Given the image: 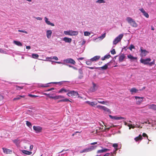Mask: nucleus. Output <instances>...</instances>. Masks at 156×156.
Returning <instances> with one entry per match:
<instances>
[{
    "instance_id": "1",
    "label": "nucleus",
    "mask_w": 156,
    "mask_h": 156,
    "mask_svg": "<svg viewBox=\"0 0 156 156\" xmlns=\"http://www.w3.org/2000/svg\"><path fill=\"white\" fill-rule=\"evenodd\" d=\"M101 147L102 148V149L97 151V154H98L96 156H108L111 154L110 153H107L105 154H103V153L109 151L110 150L102 147Z\"/></svg>"
},
{
    "instance_id": "2",
    "label": "nucleus",
    "mask_w": 156,
    "mask_h": 156,
    "mask_svg": "<svg viewBox=\"0 0 156 156\" xmlns=\"http://www.w3.org/2000/svg\"><path fill=\"white\" fill-rule=\"evenodd\" d=\"M126 20L128 23L132 26L136 27H137V24L134 20L129 17H127L126 18Z\"/></svg>"
},
{
    "instance_id": "3",
    "label": "nucleus",
    "mask_w": 156,
    "mask_h": 156,
    "mask_svg": "<svg viewBox=\"0 0 156 156\" xmlns=\"http://www.w3.org/2000/svg\"><path fill=\"white\" fill-rule=\"evenodd\" d=\"M97 146H90L88 147L85 148L83 150L80 151V153H83L90 152L95 149L97 147Z\"/></svg>"
},
{
    "instance_id": "4",
    "label": "nucleus",
    "mask_w": 156,
    "mask_h": 156,
    "mask_svg": "<svg viewBox=\"0 0 156 156\" xmlns=\"http://www.w3.org/2000/svg\"><path fill=\"white\" fill-rule=\"evenodd\" d=\"M67 95L70 97L75 98L77 96L79 97V94L77 92L73 90L69 91L67 94Z\"/></svg>"
},
{
    "instance_id": "5",
    "label": "nucleus",
    "mask_w": 156,
    "mask_h": 156,
    "mask_svg": "<svg viewBox=\"0 0 156 156\" xmlns=\"http://www.w3.org/2000/svg\"><path fill=\"white\" fill-rule=\"evenodd\" d=\"M123 36V34H121L116 37L113 40V43L114 44L116 45L120 41Z\"/></svg>"
},
{
    "instance_id": "6",
    "label": "nucleus",
    "mask_w": 156,
    "mask_h": 156,
    "mask_svg": "<svg viewBox=\"0 0 156 156\" xmlns=\"http://www.w3.org/2000/svg\"><path fill=\"white\" fill-rule=\"evenodd\" d=\"M151 60L150 58H147L145 59L141 58L140 59V62L141 63L143 64L144 65H148L149 62Z\"/></svg>"
},
{
    "instance_id": "7",
    "label": "nucleus",
    "mask_w": 156,
    "mask_h": 156,
    "mask_svg": "<svg viewBox=\"0 0 156 156\" xmlns=\"http://www.w3.org/2000/svg\"><path fill=\"white\" fill-rule=\"evenodd\" d=\"M112 146L114 147L115 150H114L112 152H111L110 154L111 155V156H115L116 154L117 151L118 150L117 148L118 145V144L116 143L114 144Z\"/></svg>"
},
{
    "instance_id": "8",
    "label": "nucleus",
    "mask_w": 156,
    "mask_h": 156,
    "mask_svg": "<svg viewBox=\"0 0 156 156\" xmlns=\"http://www.w3.org/2000/svg\"><path fill=\"white\" fill-rule=\"evenodd\" d=\"M33 128L35 132L36 133H39L41 132L42 128L39 126H34Z\"/></svg>"
},
{
    "instance_id": "9",
    "label": "nucleus",
    "mask_w": 156,
    "mask_h": 156,
    "mask_svg": "<svg viewBox=\"0 0 156 156\" xmlns=\"http://www.w3.org/2000/svg\"><path fill=\"white\" fill-rule=\"evenodd\" d=\"M140 51H141L140 55L141 57L145 56L149 53V52L148 51H146L145 49H143V48L142 47H140Z\"/></svg>"
},
{
    "instance_id": "10",
    "label": "nucleus",
    "mask_w": 156,
    "mask_h": 156,
    "mask_svg": "<svg viewBox=\"0 0 156 156\" xmlns=\"http://www.w3.org/2000/svg\"><path fill=\"white\" fill-rule=\"evenodd\" d=\"M92 87L90 88L89 90L90 92H93L96 91L98 89V86L93 82H92Z\"/></svg>"
},
{
    "instance_id": "11",
    "label": "nucleus",
    "mask_w": 156,
    "mask_h": 156,
    "mask_svg": "<svg viewBox=\"0 0 156 156\" xmlns=\"http://www.w3.org/2000/svg\"><path fill=\"white\" fill-rule=\"evenodd\" d=\"M63 62L67 63H71L74 65L76 63L75 61L71 58H68L63 60Z\"/></svg>"
},
{
    "instance_id": "12",
    "label": "nucleus",
    "mask_w": 156,
    "mask_h": 156,
    "mask_svg": "<svg viewBox=\"0 0 156 156\" xmlns=\"http://www.w3.org/2000/svg\"><path fill=\"white\" fill-rule=\"evenodd\" d=\"M135 98L136 100V103L137 105L140 104L144 98L143 97H140L138 96H135Z\"/></svg>"
},
{
    "instance_id": "13",
    "label": "nucleus",
    "mask_w": 156,
    "mask_h": 156,
    "mask_svg": "<svg viewBox=\"0 0 156 156\" xmlns=\"http://www.w3.org/2000/svg\"><path fill=\"white\" fill-rule=\"evenodd\" d=\"M109 116L110 117V118L114 119L115 120H120V119H125L126 118H123V117H122L121 116H113L111 115H109Z\"/></svg>"
},
{
    "instance_id": "14",
    "label": "nucleus",
    "mask_w": 156,
    "mask_h": 156,
    "mask_svg": "<svg viewBox=\"0 0 156 156\" xmlns=\"http://www.w3.org/2000/svg\"><path fill=\"white\" fill-rule=\"evenodd\" d=\"M44 20L45 23L48 25H50L51 26H54L55 25L54 23H51L50 22L49 20L48 19V18L47 17H45L44 18Z\"/></svg>"
},
{
    "instance_id": "15",
    "label": "nucleus",
    "mask_w": 156,
    "mask_h": 156,
    "mask_svg": "<svg viewBox=\"0 0 156 156\" xmlns=\"http://www.w3.org/2000/svg\"><path fill=\"white\" fill-rule=\"evenodd\" d=\"M149 109L156 110V105L154 104L148 105H147Z\"/></svg>"
},
{
    "instance_id": "16",
    "label": "nucleus",
    "mask_w": 156,
    "mask_h": 156,
    "mask_svg": "<svg viewBox=\"0 0 156 156\" xmlns=\"http://www.w3.org/2000/svg\"><path fill=\"white\" fill-rule=\"evenodd\" d=\"M46 36L48 39H50L52 34V31L51 30H48L46 32Z\"/></svg>"
},
{
    "instance_id": "17",
    "label": "nucleus",
    "mask_w": 156,
    "mask_h": 156,
    "mask_svg": "<svg viewBox=\"0 0 156 156\" xmlns=\"http://www.w3.org/2000/svg\"><path fill=\"white\" fill-rule=\"evenodd\" d=\"M140 10L143 13V15L147 18H148L149 17V15L145 11L143 8H141L140 9Z\"/></svg>"
},
{
    "instance_id": "18",
    "label": "nucleus",
    "mask_w": 156,
    "mask_h": 156,
    "mask_svg": "<svg viewBox=\"0 0 156 156\" xmlns=\"http://www.w3.org/2000/svg\"><path fill=\"white\" fill-rule=\"evenodd\" d=\"M50 98H51L55 100L58 99L62 98H64V97L62 95H57L55 96L52 97V96H50Z\"/></svg>"
},
{
    "instance_id": "19",
    "label": "nucleus",
    "mask_w": 156,
    "mask_h": 156,
    "mask_svg": "<svg viewBox=\"0 0 156 156\" xmlns=\"http://www.w3.org/2000/svg\"><path fill=\"white\" fill-rule=\"evenodd\" d=\"M66 43H70L72 41V39L67 37H64L62 40Z\"/></svg>"
},
{
    "instance_id": "20",
    "label": "nucleus",
    "mask_w": 156,
    "mask_h": 156,
    "mask_svg": "<svg viewBox=\"0 0 156 156\" xmlns=\"http://www.w3.org/2000/svg\"><path fill=\"white\" fill-rule=\"evenodd\" d=\"M100 58V56L97 55L91 58L90 59V60L92 62H96L98 61Z\"/></svg>"
},
{
    "instance_id": "21",
    "label": "nucleus",
    "mask_w": 156,
    "mask_h": 156,
    "mask_svg": "<svg viewBox=\"0 0 156 156\" xmlns=\"http://www.w3.org/2000/svg\"><path fill=\"white\" fill-rule=\"evenodd\" d=\"M69 90L66 89L64 88H62L60 89L58 91L59 93H68Z\"/></svg>"
},
{
    "instance_id": "22",
    "label": "nucleus",
    "mask_w": 156,
    "mask_h": 156,
    "mask_svg": "<svg viewBox=\"0 0 156 156\" xmlns=\"http://www.w3.org/2000/svg\"><path fill=\"white\" fill-rule=\"evenodd\" d=\"M85 103L92 106H94V105L97 104V103H95L94 101L90 102L89 101H86Z\"/></svg>"
},
{
    "instance_id": "23",
    "label": "nucleus",
    "mask_w": 156,
    "mask_h": 156,
    "mask_svg": "<svg viewBox=\"0 0 156 156\" xmlns=\"http://www.w3.org/2000/svg\"><path fill=\"white\" fill-rule=\"evenodd\" d=\"M70 36H75L77 35L78 34V32L77 31H73L70 30Z\"/></svg>"
},
{
    "instance_id": "24",
    "label": "nucleus",
    "mask_w": 156,
    "mask_h": 156,
    "mask_svg": "<svg viewBox=\"0 0 156 156\" xmlns=\"http://www.w3.org/2000/svg\"><path fill=\"white\" fill-rule=\"evenodd\" d=\"M3 152L6 154H10L12 152V151L10 149L4 148H2Z\"/></svg>"
},
{
    "instance_id": "25",
    "label": "nucleus",
    "mask_w": 156,
    "mask_h": 156,
    "mask_svg": "<svg viewBox=\"0 0 156 156\" xmlns=\"http://www.w3.org/2000/svg\"><path fill=\"white\" fill-rule=\"evenodd\" d=\"M142 137L141 136L139 135L138 136L134 138V140L136 142H140L142 139Z\"/></svg>"
},
{
    "instance_id": "26",
    "label": "nucleus",
    "mask_w": 156,
    "mask_h": 156,
    "mask_svg": "<svg viewBox=\"0 0 156 156\" xmlns=\"http://www.w3.org/2000/svg\"><path fill=\"white\" fill-rule=\"evenodd\" d=\"M96 107L97 108H98L100 109H103L104 110L108 111L109 110V109L106 107L104 106H102L99 105H97Z\"/></svg>"
},
{
    "instance_id": "27",
    "label": "nucleus",
    "mask_w": 156,
    "mask_h": 156,
    "mask_svg": "<svg viewBox=\"0 0 156 156\" xmlns=\"http://www.w3.org/2000/svg\"><path fill=\"white\" fill-rule=\"evenodd\" d=\"M138 90L136 89L135 88H132L130 90V92L131 93V94H133L134 93H136L138 91Z\"/></svg>"
},
{
    "instance_id": "28",
    "label": "nucleus",
    "mask_w": 156,
    "mask_h": 156,
    "mask_svg": "<svg viewBox=\"0 0 156 156\" xmlns=\"http://www.w3.org/2000/svg\"><path fill=\"white\" fill-rule=\"evenodd\" d=\"M13 43L19 46H22V44L20 41H14Z\"/></svg>"
},
{
    "instance_id": "29",
    "label": "nucleus",
    "mask_w": 156,
    "mask_h": 156,
    "mask_svg": "<svg viewBox=\"0 0 156 156\" xmlns=\"http://www.w3.org/2000/svg\"><path fill=\"white\" fill-rule=\"evenodd\" d=\"M22 152L23 154L27 155H30L32 154V152L25 150H22Z\"/></svg>"
},
{
    "instance_id": "30",
    "label": "nucleus",
    "mask_w": 156,
    "mask_h": 156,
    "mask_svg": "<svg viewBox=\"0 0 156 156\" xmlns=\"http://www.w3.org/2000/svg\"><path fill=\"white\" fill-rule=\"evenodd\" d=\"M128 58L130 59V60H135L137 59V57H134L131 55L130 54L127 55Z\"/></svg>"
},
{
    "instance_id": "31",
    "label": "nucleus",
    "mask_w": 156,
    "mask_h": 156,
    "mask_svg": "<svg viewBox=\"0 0 156 156\" xmlns=\"http://www.w3.org/2000/svg\"><path fill=\"white\" fill-rule=\"evenodd\" d=\"M24 97H25V96L24 95H19V96H17L16 97V98H14L13 99V101H16V100H19L21 98H24Z\"/></svg>"
},
{
    "instance_id": "32",
    "label": "nucleus",
    "mask_w": 156,
    "mask_h": 156,
    "mask_svg": "<svg viewBox=\"0 0 156 156\" xmlns=\"http://www.w3.org/2000/svg\"><path fill=\"white\" fill-rule=\"evenodd\" d=\"M141 123L143 124H144V123H146V124H148L150 125H152V121L151 120H148L144 122H142Z\"/></svg>"
},
{
    "instance_id": "33",
    "label": "nucleus",
    "mask_w": 156,
    "mask_h": 156,
    "mask_svg": "<svg viewBox=\"0 0 156 156\" xmlns=\"http://www.w3.org/2000/svg\"><path fill=\"white\" fill-rule=\"evenodd\" d=\"M125 58V56L124 55H120L119 57V60L120 62H122L123 61Z\"/></svg>"
},
{
    "instance_id": "34",
    "label": "nucleus",
    "mask_w": 156,
    "mask_h": 156,
    "mask_svg": "<svg viewBox=\"0 0 156 156\" xmlns=\"http://www.w3.org/2000/svg\"><path fill=\"white\" fill-rule=\"evenodd\" d=\"M70 101L69 100V99L66 98H64V99L61 100H60L58 101V102L59 103V102H67V101Z\"/></svg>"
},
{
    "instance_id": "35",
    "label": "nucleus",
    "mask_w": 156,
    "mask_h": 156,
    "mask_svg": "<svg viewBox=\"0 0 156 156\" xmlns=\"http://www.w3.org/2000/svg\"><path fill=\"white\" fill-rule=\"evenodd\" d=\"M58 82H51L50 83H47V84H46L45 85H44L43 84H42V85H41V86L43 87H47L49 86L48 85H47L50 84V83H54V84H57L58 83Z\"/></svg>"
},
{
    "instance_id": "36",
    "label": "nucleus",
    "mask_w": 156,
    "mask_h": 156,
    "mask_svg": "<svg viewBox=\"0 0 156 156\" xmlns=\"http://www.w3.org/2000/svg\"><path fill=\"white\" fill-rule=\"evenodd\" d=\"M31 55L32 57L35 59L39 57V55L36 54H32Z\"/></svg>"
},
{
    "instance_id": "37",
    "label": "nucleus",
    "mask_w": 156,
    "mask_h": 156,
    "mask_svg": "<svg viewBox=\"0 0 156 156\" xmlns=\"http://www.w3.org/2000/svg\"><path fill=\"white\" fill-rule=\"evenodd\" d=\"M105 2L104 0H98L96 1V3L99 4L105 3Z\"/></svg>"
},
{
    "instance_id": "38",
    "label": "nucleus",
    "mask_w": 156,
    "mask_h": 156,
    "mask_svg": "<svg viewBox=\"0 0 156 156\" xmlns=\"http://www.w3.org/2000/svg\"><path fill=\"white\" fill-rule=\"evenodd\" d=\"M12 141L14 143L16 144V145H17L20 143V140H19L17 139H15L14 140H13Z\"/></svg>"
},
{
    "instance_id": "39",
    "label": "nucleus",
    "mask_w": 156,
    "mask_h": 156,
    "mask_svg": "<svg viewBox=\"0 0 156 156\" xmlns=\"http://www.w3.org/2000/svg\"><path fill=\"white\" fill-rule=\"evenodd\" d=\"M26 124L30 128H31L32 127V125L31 123L29 122L28 121H26Z\"/></svg>"
},
{
    "instance_id": "40",
    "label": "nucleus",
    "mask_w": 156,
    "mask_h": 156,
    "mask_svg": "<svg viewBox=\"0 0 156 156\" xmlns=\"http://www.w3.org/2000/svg\"><path fill=\"white\" fill-rule=\"evenodd\" d=\"M98 103L101 104L103 105H106V103H107L108 101H98Z\"/></svg>"
},
{
    "instance_id": "41",
    "label": "nucleus",
    "mask_w": 156,
    "mask_h": 156,
    "mask_svg": "<svg viewBox=\"0 0 156 156\" xmlns=\"http://www.w3.org/2000/svg\"><path fill=\"white\" fill-rule=\"evenodd\" d=\"M92 61L90 60V59L89 60L87 61L86 62V64L88 65H91L92 64Z\"/></svg>"
},
{
    "instance_id": "42",
    "label": "nucleus",
    "mask_w": 156,
    "mask_h": 156,
    "mask_svg": "<svg viewBox=\"0 0 156 156\" xmlns=\"http://www.w3.org/2000/svg\"><path fill=\"white\" fill-rule=\"evenodd\" d=\"M64 34L66 35H70V30L67 31H64Z\"/></svg>"
},
{
    "instance_id": "43",
    "label": "nucleus",
    "mask_w": 156,
    "mask_h": 156,
    "mask_svg": "<svg viewBox=\"0 0 156 156\" xmlns=\"http://www.w3.org/2000/svg\"><path fill=\"white\" fill-rule=\"evenodd\" d=\"M84 34L85 36H89L90 34V33L87 31H85L84 33Z\"/></svg>"
},
{
    "instance_id": "44",
    "label": "nucleus",
    "mask_w": 156,
    "mask_h": 156,
    "mask_svg": "<svg viewBox=\"0 0 156 156\" xmlns=\"http://www.w3.org/2000/svg\"><path fill=\"white\" fill-rule=\"evenodd\" d=\"M128 126L129 127V129H130L131 128H134L136 127V125L135 126L133 125L132 124H128Z\"/></svg>"
},
{
    "instance_id": "45",
    "label": "nucleus",
    "mask_w": 156,
    "mask_h": 156,
    "mask_svg": "<svg viewBox=\"0 0 156 156\" xmlns=\"http://www.w3.org/2000/svg\"><path fill=\"white\" fill-rule=\"evenodd\" d=\"M16 89L17 90H20L21 89L23 88V86H16Z\"/></svg>"
},
{
    "instance_id": "46",
    "label": "nucleus",
    "mask_w": 156,
    "mask_h": 156,
    "mask_svg": "<svg viewBox=\"0 0 156 156\" xmlns=\"http://www.w3.org/2000/svg\"><path fill=\"white\" fill-rule=\"evenodd\" d=\"M108 68V66L105 64L104 66H102V67H101V68L104 70H105L107 69Z\"/></svg>"
},
{
    "instance_id": "47",
    "label": "nucleus",
    "mask_w": 156,
    "mask_h": 156,
    "mask_svg": "<svg viewBox=\"0 0 156 156\" xmlns=\"http://www.w3.org/2000/svg\"><path fill=\"white\" fill-rule=\"evenodd\" d=\"M129 49L131 51H132V49H134L135 47L133 44H131L130 45V47H129Z\"/></svg>"
},
{
    "instance_id": "48",
    "label": "nucleus",
    "mask_w": 156,
    "mask_h": 156,
    "mask_svg": "<svg viewBox=\"0 0 156 156\" xmlns=\"http://www.w3.org/2000/svg\"><path fill=\"white\" fill-rule=\"evenodd\" d=\"M105 33H104V34H102L101 36H100L99 38H100L101 39H103L104 38H105Z\"/></svg>"
},
{
    "instance_id": "49",
    "label": "nucleus",
    "mask_w": 156,
    "mask_h": 156,
    "mask_svg": "<svg viewBox=\"0 0 156 156\" xmlns=\"http://www.w3.org/2000/svg\"><path fill=\"white\" fill-rule=\"evenodd\" d=\"M105 59H108L111 57V55L109 54H107L104 56Z\"/></svg>"
},
{
    "instance_id": "50",
    "label": "nucleus",
    "mask_w": 156,
    "mask_h": 156,
    "mask_svg": "<svg viewBox=\"0 0 156 156\" xmlns=\"http://www.w3.org/2000/svg\"><path fill=\"white\" fill-rule=\"evenodd\" d=\"M111 52L112 55H114L116 53V52L114 49H113L112 50H111Z\"/></svg>"
},
{
    "instance_id": "51",
    "label": "nucleus",
    "mask_w": 156,
    "mask_h": 156,
    "mask_svg": "<svg viewBox=\"0 0 156 156\" xmlns=\"http://www.w3.org/2000/svg\"><path fill=\"white\" fill-rule=\"evenodd\" d=\"M18 31H19V32H21L23 33H25V34H27V31H26L23 30H18Z\"/></svg>"
},
{
    "instance_id": "52",
    "label": "nucleus",
    "mask_w": 156,
    "mask_h": 156,
    "mask_svg": "<svg viewBox=\"0 0 156 156\" xmlns=\"http://www.w3.org/2000/svg\"><path fill=\"white\" fill-rule=\"evenodd\" d=\"M142 136L144 137H147V139L149 140V141H150V140H149L148 139V136L147 135V134H146L145 133H143L142 134Z\"/></svg>"
},
{
    "instance_id": "53",
    "label": "nucleus",
    "mask_w": 156,
    "mask_h": 156,
    "mask_svg": "<svg viewBox=\"0 0 156 156\" xmlns=\"http://www.w3.org/2000/svg\"><path fill=\"white\" fill-rule=\"evenodd\" d=\"M0 52L2 53H6V51H5L4 50L2 49L1 48H0Z\"/></svg>"
},
{
    "instance_id": "54",
    "label": "nucleus",
    "mask_w": 156,
    "mask_h": 156,
    "mask_svg": "<svg viewBox=\"0 0 156 156\" xmlns=\"http://www.w3.org/2000/svg\"><path fill=\"white\" fill-rule=\"evenodd\" d=\"M67 65L68 66L70 67H72V68H73L74 69H76V70L77 69V68L76 67H74L73 66H71L70 65Z\"/></svg>"
},
{
    "instance_id": "55",
    "label": "nucleus",
    "mask_w": 156,
    "mask_h": 156,
    "mask_svg": "<svg viewBox=\"0 0 156 156\" xmlns=\"http://www.w3.org/2000/svg\"><path fill=\"white\" fill-rule=\"evenodd\" d=\"M50 58H51V59L52 58L51 57H50ZM52 58L54 59L55 60H58V57H56V56H54Z\"/></svg>"
},
{
    "instance_id": "56",
    "label": "nucleus",
    "mask_w": 156,
    "mask_h": 156,
    "mask_svg": "<svg viewBox=\"0 0 156 156\" xmlns=\"http://www.w3.org/2000/svg\"><path fill=\"white\" fill-rule=\"evenodd\" d=\"M89 69H97L98 68V67H88Z\"/></svg>"
},
{
    "instance_id": "57",
    "label": "nucleus",
    "mask_w": 156,
    "mask_h": 156,
    "mask_svg": "<svg viewBox=\"0 0 156 156\" xmlns=\"http://www.w3.org/2000/svg\"><path fill=\"white\" fill-rule=\"evenodd\" d=\"M35 18H36L37 20H41L42 19V18L39 17H35Z\"/></svg>"
},
{
    "instance_id": "58",
    "label": "nucleus",
    "mask_w": 156,
    "mask_h": 156,
    "mask_svg": "<svg viewBox=\"0 0 156 156\" xmlns=\"http://www.w3.org/2000/svg\"><path fill=\"white\" fill-rule=\"evenodd\" d=\"M29 96H30V97H34V98H35V97H37V96H36V95H33L31 94H29Z\"/></svg>"
},
{
    "instance_id": "59",
    "label": "nucleus",
    "mask_w": 156,
    "mask_h": 156,
    "mask_svg": "<svg viewBox=\"0 0 156 156\" xmlns=\"http://www.w3.org/2000/svg\"><path fill=\"white\" fill-rule=\"evenodd\" d=\"M79 72L80 74L83 73L82 70L81 69H79Z\"/></svg>"
},
{
    "instance_id": "60",
    "label": "nucleus",
    "mask_w": 156,
    "mask_h": 156,
    "mask_svg": "<svg viewBox=\"0 0 156 156\" xmlns=\"http://www.w3.org/2000/svg\"><path fill=\"white\" fill-rule=\"evenodd\" d=\"M154 65L153 63L152 62H149V63H148V65L150 66H151L153 65Z\"/></svg>"
},
{
    "instance_id": "61",
    "label": "nucleus",
    "mask_w": 156,
    "mask_h": 156,
    "mask_svg": "<svg viewBox=\"0 0 156 156\" xmlns=\"http://www.w3.org/2000/svg\"><path fill=\"white\" fill-rule=\"evenodd\" d=\"M33 148V145H30V151H31Z\"/></svg>"
},
{
    "instance_id": "62",
    "label": "nucleus",
    "mask_w": 156,
    "mask_h": 156,
    "mask_svg": "<svg viewBox=\"0 0 156 156\" xmlns=\"http://www.w3.org/2000/svg\"><path fill=\"white\" fill-rule=\"evenodd\" d=\"M85 43H86V41L84 39H83V40L82 41V45H83L84 44H85Z\"/></svg>"
},
{
    "instance_id": "63",
    "label": "nucleus",
    "mask_w": 156,
    "mask_h": 156,
    "mask_svg": "<svg viewBox=\"0 0 156 156\" xmlns=\"http://www.w3.org/2000/svg\"><path fill=\"white\" fill-rule=\"evenodd\" d=\"M97 144V142H93V143H91L90 144L91 145H94L95 144Z\"/></svg>"
},
{
    "instance_id": "64",
    "label": "nucleus",
    "mask_w": 156,
    "mask_h": 156,
    "mask_svg": "<svg viewBox=\"0 0 156 156\" xmlns=\"http://www.w3.org/2000/svg\"><path fill=\"white\" fill-rule=\"evenodd\" d=\"M26 48L27 49H30V46H26Z\"/></svg>"
}]
</instances>
